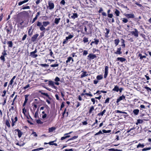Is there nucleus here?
I'll return each mask as SVG.
<instances>
[{
	"label": "nucleus",
	"instance_id": "nucleus-41",
	"mask_svg": "<svg viewBox=\"0 0 151 151\" xmlns=\"http://www.w3.org/2000/svg\"><path fill=\"white\" fill-rule=\"evenodd\" d=\"M39 28L40 30L41 31H43L45 29V28L43 25L41 26Z\"/></svg>",
	"mask_w": 151,
	"mask_h": 151
},
{
	"label": "nucleus",
	"instance_id": "nucleus-52",
	"mask_svg": "<svg viewBox=\"0 0 151 151\" xmlns=\"http://www.w3.org/2000/svg\"><path fill=\"white\" fill-rule=\"evenodd\" d=\"M40 65L42 66L43 67H48L49 66V65L46 64H41Z\"/></svg>",
	"mask_w": 151,
	"mask_h": 151
},
{
	"label": "nucleus",
	"instance_id": "nucleus-43",
	"mask_svg": "<svg viewBox=\"0 0 151 151\" xmlns=\"http://www.w3.org/2000/svg\"><path fill=\"white\" fill-rule=\"evenodd\" d=\"M72 59V58L71 57H69L68 58L67 60L66 61V63H68V62H70L71 60V59Z\"/></svg>",
	"mask_w": 151,
	"mask_h": 151
},
{
	"label": "nucleus",
	"instance_id": "nucleus-5",
	"mask_svg": "<svg viewBox=\"0 0 151 151\" xmlns=\"http://www.w3.org/2000/svg\"><path fill=\"white\" fill-rule=\"evenodd\" d=\"M48 7L49 9L52 10L54 9V3L51 1H49L48 3Z\"/></svg>",
	"mask_w": 151,
	"mask_h": 151
},
{
	"label": "nucleus",
	"instance_id": "nucleus-42",
	"mask_svg": "<svg viewBox=\"0 0 151 151\" xmlns=\"http://www.w3.org/2000/svg\"><path fill=\"white\" fill-rule=\"evenodd\" d=\"M94 110V108L93 106H92L91 107L89 111V113H91L92 111Z\"/></svg>",
	"mask_w": 151,
	"mask_h": 151
},
{
	"label": "nucleus",
	"instance_id": "nucleus-23",
	"mask_svg": "<svg viewBox=\"0 0 151 151\" xmlns=\"http://www.w3.org/2000/svg\"><path fill=\"white\" fill-rule=\"evenodd\" d=\"M12 29V28L11 27L6 29V31L7 34H9L11 33Z\"/></svg>",
	"mask_w": 151,
	"mask_h": 151
},
{
	"label": "nucleus",
	"instance_id": "nucleus-50",
	"mask_svg": "<svg viewBox=\"0 0 151 151\" xmlns=\"http://www.w3.org/2000/svg\"><path fill=\"white\" fill-rule=\"evenodd\" d=\"M7 97L6 98H4V102L2 104L3 106H4L5 105L6 103V100Z\"/></svg>",
	"mask_w": 151,
	"mask_h": 151
},
{
	"label": "nucleus",
	"instance_id": "nucleus-6",
	"mask_svg": "<svg viewBox=\"0 0 151 151\" xmlns=\"http://www.w3.org/2000/svg\"><path fill=\"white\" fill-rule=\"evenodd\" d=\"M109 67L108 66H106L104 69V78H106L108 74V71Z\"/></svg>",
	"mask_w": 151,
	"mask_h": 151
},
{
	"label": "nucleus",
	"instance_id": "nucleus-24",
	"mask_svg": "<svg viewBox=\"0 0 151 151\" xmlns=\"http://www.w3.org/2000/svg\"><path fill=\"white\" fill-rule=\"evenodd\" d=\"M7 44L8 45V47H12L13 46V43L12 41H8L7 42Z\"/></svg>",
	"mask_w": 151,
	"mask_h": 151
},
{
	"label": "nucleus",
	"instance_id": "nucleus-13",
	"mask_svg": "<svg viewBox=\"0 0 151 151\" xmlns=\"http://www.w3.org/2000/svg\"><path fill=\"white\" fill-rule=\"evenodd\" d=\"M78 14L76 13H73V15L71 16V18L73 19H74L78 18Z\"/></svg>",
	"mask_w": 151,
	"mask_h": 151
},
{
	"label": "nucleus",
	"instance_id": "nucleus-21",
	"mask_svg": "<svg viewBox=\"0 0 151 151\" xmlns=\"http://www.w3.org/2000/svg\"><path fill=\"white\" fill-rule=\"evenodd\" d=\"M139 112V110L138 109H134L133 111V113L135 115H137L138 114Z\"/></svg>",
	"mask_w": 151,
	"mask_h": 151
},
{
	"label": "nucleus",
	"instance_id": "nucleus-27",
	"mask_svg": "<svg viewBox=\"0 0 151 151\" xmlns=\"http://www.w3.org/2000/svg\"><path fill=\"white\" fill-rule=\"evenodd\" d=\"M145 146L143 144H141L140 143H139L137 146V148H139V147H141L142 148L144 147Z\"/></svg>",
	"mask_w": 151,
	"mask_h": 151
},
{
	"label": "nucleus",
	"instance_id": "nucleus-4",
	"mask_svg": "<svg viewBox=\"0 0 151 151\" xmlns=\"http://www.w3.org/2000/svg\"><path fill=\"white\" fill-rule=\"evenodd\" d=\"M124 15L128 19L133 18L134 17V14L133 13H124Z\"/></svg>",
	"mask_w": 151,
	"mask_h": 151
},
{
	"label": "nucleus",
	"instance_id": "nucleus-63",
	"mask_svg": "<svg viewBox=\"0 0 151 151\" xmlns=\"http://www.w3.org/2000/svg\"><path fill=\"white\" fill-rule=\"evenodd\" d=\"M47 116V115L45 113V114H43V115H42V118L43 119H44L46 118Z\"/></svg>",
	"mask_w": 151,
	"mask_h": 151
},
{
	"label": "nucleus",
	"instance_id": "nucleus-64",
	"mask_svg": "<svg viewBox=\"0 0 151 151\" xmlns=\"http://www.w3.org/2000/svg\"><path fill=\"white\" fill-rule=\"evenodd\" d=\"M30 8V7L29 6H24L23 7L22 9H29Z\"/></svg>",
	"mask_w": 151,
	"mask_h": 151
},
{
	"label": "nucleus",
	"instance_id": "nucleus-56",
	"mask_svg": "<svg viewBox=\"0 0 151 151\" xmlns=\"http://www.w3.org/2000/svg\"><path fill=\"white\" fill-rule=\"evenodd\" d=\"M6 90H4L3 92V94L2 95V96L3 97H4L6 95Z\"/></svg>",
	"mask_w": 151,
	"mask_h": 151
},
{
	"label": "nucleus",
	"instance_id": "nucleus-15",
	"mask_svg": "<svg viewBox=\"0 0 151 151\" xmlns=\"http://www.w3.org/2000/svg\"><path fill=\"white\" fill-rule=\"evenodd\" d=\"M15 130L17 131L18 132V137L19 138L21 137L22 134V133L19 129H16Z\"/></svg>",
	"mask_w": 151,
	"mask_h": 151
},
{
	"label": "nucleus",
	"instance_id": "nucleus-29",
	"mask_svg": "<svg viewBox=\"0 0 151 151\" xmlns=\"http://www.w3.org/2000/svg\"><path fill=\"white\" fill-rule=\"evenodd\" d=\"M44 148L43 147H40L39 148L35 149L32 150V151H39L40 150H42Z\"/></svg>",
	"mask_w": 151,
	"mask_h": 151
},
{
	"label": "nucleus",
	"instance_id": "nucleus-8",
	"mask_svg": "<svg viewBox=\"0 0 151 151\" xmlns=\"http://www.w3.org/2000/svg\"><path fill=\"white\" fill-rule=\"evenodd\" d=\"M125 98V96L124 95H122L121 96H120L119 98L117 99L116 103H118L120 101L124 99Z\"/></svg>",
	"mask_w": 151,
	"mask_h": 151
},
{
	"label": "nucleus",
	"instance_id": "nucleus-19",
	"mask_svg": "<svg viewBox=\"0 0 151 151\" xmlns=\"http://www.w3.org/2000/svg\"><path fill=\"white\" fill-rule=\"evenodd\" d=\"M119 90V88L118 86L117 85L115 86L114 88L112 89L113 91H114L117 92H118Z\"/></svg>",
	"mask_w": 151,
	"mask_h": 151
},
{
	"label": "nucleus",
	"instance_id": "nucleus-2",
	"mask_svg": "<svg viewBox=\"0 0 151 151\" xmlns=\"http://www.w3.org/2000/svg\"><path fill=\"white\" fill-rule=\"evenodd\" d=\"M130 33L132 35H133L136 38L138 37L139 32L136 29H134L133 31L131 32Z\"/></svg>",
	"mask_w": 151,
	"mask_h": 151
},
{
	"label": "nucleus",
	"instance_id": "nucleus-22",
	"mask_svg": "<svg viewBox=\"0 0 151 151\" xmlns=\"http://www.w3.org/2000/svg\"><path fill=\"white\" fill-rule=\"evenodd\" d=\"M117 60L120 61L122 62H123L126 60L125 59L123 58L118 57L117 58Z\"/></svg>",
	"mask_w": 151,
	"mask_h": 151
},
{
	"label": "nucleus",
	"instance_id": "nucleus-59",
	"mask_svg": "<svg viewBox=\"0 0 151 151\" xmlns=\"http://www.w3.org/2000/svg\"><path fill=\"white\" fill-rule=\"evenodd\" d=\"M113 16V14H108V17L110 18H112Z\"/></svg>",
	"mask_w": 151,
	"mask_h": 151
},
{
	"label": "nucleus",
	"instance_id": "nucleus-51",
	"mask_svg": "<svg viewBox=\"0 0 151 151\" xmlns=\"http://www.w3.org/2000/svg\"><path fill=\"white\" fill-rule=\"evenodd\" d=\"M77 137H78L77 136H74L73 137H72V138H70V139H68V141L73 140L74 139H76Z\"/></svg>",
	"mask_w": 151,
	"mask_h": 151
},
{
	"label": "nucleus",
	"instance_id": "nucleus-36",
	"mask_svg": "<svg viewBox=\"0 0 151 151\" xmlns=\"http://www.w3.org/2000/svg\"><path fill=\"white\" fill-rule=\"evenodd\" d=\"M122 21L124 23H126L128 22V20L126 18H123L122 19Z\"/></svg>",
	"mask_w": 151,
	"mask_h": 151
},
{
	"label": "nucleus",
	"instance_id": "nucleus-61",
	"mask_svg": "<svg viewBox=\"0 0 151 151\" xmlns=\"http://www.w3.org/2000/svg\"><path fill=\"white\" fill-rule=\"evenodd\" d=\"M32 134L33 135V136L35 137H37V134L36 132H32Z\"/></svg>",
	"mask_w": 151,
	"mask_h": 151
},
{
	"label": "nucleus",
	"instance_id": "nucleus-10",
	"mask_svg": "<svg viewBox=\"0 0 151 151\" xmlns=\"http://www.w3.org/2000/svg\"><path fill=\"white\" fill-rule=\"evenodd\" d=\"M38 36L39 35L38 34H36L33 35L32 37V41L33 42L35 41L36 39L37 38Z\"/></svg>",
	"mask_w": 151,
	"mask_h": 151
},
{
	"label": "nucleus",
	"instance_id": "nucleus-34",
	"mask_svg": "<svg viewBox=\"0 0 151 151\" xmlns=\"http://www.w3.org/2000/svg\"><path fill=\"white\" fill-rule=\"evenodd\" d=\"M94 41H93V43H95L96 45H97L99 42V40L98 39H94Z\"/></svg>",
	"mask_w": 151,
	"mask_h": 151
},
{
	"label": "nucleus",
	"instance_id": "nucleus-14",
	"mask_svg": "<svg viewBox=\"0 0 151 151\" xmlns=\"http://www.w3.org/2000/svg\"><path fill=\"white\" fill-rule=\"evenodd\" d=\"M114 12L117 17H118L119 16L120 14V12L117 9H115L114 10Z\"/></svg>",
	"mask_w": 151,
	"mask_h": 151
},
{
	"label": "nucleus",
	"instance_id": "nucleus-47",
	"mask_svg": "<svg viewBox=\"0 0 151 151\" xmlns=\"http://www.w3.org/2000/svg\"><path fill=\"white\" fill-rule=\"evenodd\" d=\"M0 58L1 60H2L3 62H4L5 61L4 56L1 55V57H0Z\"/></svg>",
	"mask_w": 151,
	"mask_h": 151
},
{
	"label": "nucleus",
	"instance_id": "nucleus-44",
	"mask_svg": "<svg viewBox=\"0 0 151 151\" xmlns=\"http://www.w3.org/2000/svg\"><path fill=\"white\" fill-rule=\"evenodd\" d=\"M29 96V95H25V101H24L25 102H27V101L28 100V97Z\"/></svg>",
	"mask_w": 151,
	"mask_h": 151
},
{
	"label": "nucleus",
	"instance_id": "nucleus-45",
	"mask_svg": "<svg viewBox=\"0 0 151 151\" xmlns=\"http://www.w3.org/2000/svg\"><path fill=\"white\" fill-rule=\"evenodd\" d=\"M32 29V27H31L30 28V29H29L28 31V33L29 34V35H32V32H31V31Z\"/></svg>",
	"mask_w": 151,
	"mask_h": 151
},
{
	"label": "nucleus",
	"instance_id": "nucleus-48",
	"mask_svg": "<svg viewBox=\"0 0 151 151\" xmlns=\"http://www.w3.org/2000/svg\"><path fill=\"white\" fill-rule=\"evenodd\" d=\"M102 131L104 133H109L111 132V131L110 130L107 131L104 129L102 130Z\"/></svg>",
	"mask_w": 151,
	"mask_h": 151
},
{
	"label": "nucleus",
	"instance_id": "nucleus-32",
	"mask_svg": "<svg viewBox=\"0 0 151 151\" xmlns=\"http://www.w3.org/2000/svg\"><path fill=\"white\" fill-rule=\"evenodd\" d=\"M119 41V39H116L114 40V43L116 46L118 45Z\"/></svg>",
	"mask_w": 151,
	"mask_h": 151
},
{
	"label": "nucleus",
	"instance_id": "nucleus-58",
	"mask_svg": "<svg viewBox=\"0 0 151 151\" xmlns=\"http://www.w3.org/2000/svg\"><path fill=\"white\" fill-rule=\"evenodd\" d=\"M110 98H108L106 99V100L104 103H108L109 102Z\"/></svg>",
	"mask_w": 151,
	"mask_h": 151
},
{
	"label": "nucleus",
	"instance_id": "nucleus-33",
	"mask_svg": "<svg viewBox=\"0 0 151 151\" xmlns=\"http://www.w3.org/2000/svg\"><path fill=\"white\" fill-rule=\"evenodd\" d=\"M6 124L8 126V127H10V123L8 120H6Z\"/></svg>",
	"mask_w": 151,
	"mask_h": 151
},
{
	"label": "nucleus",
	"instance_id": "nucleus-20",
	"mask_svg": "<svg viewBox=\"0 0 151 151\" xmlns=\"http://www.w3.org/2000/svg\"><path fill=\"white\" fill-rule=\"evenodd\" d=\"M28 1V0H24L22 1H20L18 3V5L19 6H21L23 4L26 3Z\"/></svg>",
	"mask_w": 151,
	"mask_h": 151
},
{
	"label": "nucleus",
	"instance_id": "nucleus-39",
	"mask_svg": "<svg viewBox=\"0 0 151 151\" xmlns=\"http://www.w3.org/2000/svg\"><path fill=\"white\" fill-rule=\"evenodd\" d=\"M116 111L117 113H122V114H127V113L126 112L122 111H120L118 110Z\"/></svg>",
	"mask_w": 151,
	"mask_h": 151
},
{
	"label": "nucleus",
	"instance_id": "nucleus-28",
	"mask_svg": "<svg viewBox=\"0 0 151 151\" xmlns=\"http://www.w3.org/2000/svg\"><path fill=\"white\" fill-rule=\"evenodd\" d=\"M106 112V110L104 109L102 112L99 113L98 114V116H101H101H103V115H104V114Z\"/></svg>",
	"mask_w": 151,
	"mask_h": 151
},
{
	"label": "nucleus",
	"instance_id": "nucleus-12",
	"mask_svg": "<svg viewBox=\"0 0 151 151\" xmlns=\"http://www.w3.org/2000/svg\"><path fill=\"white\" fill-rule=\"evenodd\" d=\"M121 47L118 48L116 52H115V53L119 55L121 54L122 52L121 51Z\"/></svg>",
	"mask_w": 151,
	"mask_h": 151
},
{
	"label": "nucleus",
	"instance_id": "nucleus-62",
	"mask_svg": "<svg viewBox=\"0 0 151 151\" xmlns=\"http://www.w3.org/2000/svg\"><path fill=\"white\" fill-rule=\"evenodd\" d=\"M29 87H30L29 84H28V85H27L26 86H24L23 88L24 90H26V89H27V88Z\"/></svg>",
	"mask_w": 151,
	"mask_h": 151
},
{
	"label": "nucleus",
	"instance_id": "nucleus-1",
	"mask_svg": "<svg viewBox=\"0 0 151 151\" xmlns=\"http://www.w3.org/2000/svg\"><path fill=\"white\" fill-rule=\"evenodd\" d=\"M72 34H70L69 35L68 37H66L65 39L64 40V41L63 42V44H65L67 43V41L70 39L73 38L74 37L73 34V33H71Z\"/></svg>",
	"mask_w": 151,
	"mask_h": 151
},
{
	"label": "nucleus",
	"instance_id": "nucleus-9",
	"mask_svg": "<svg viewBox=\"0 0 151 151\" xmlns=\"http://www.w3.org/2000/svg\"><path fill=\"white\" fill-rule=\"evenodd\" d=\"M60 19L61 18L60 17L55 18L54 20V23L56 24H58L60 22Z\"/></svg>",
	"mask_w": 151,
	"mask_h": 151
},
{
	"label": "nucleus",
	"instance_id": "nucleus-37",
	"mask_svg": "<svg viewBox=\"0 0 151 151\" xmlns=\"http://www.w3.org/2000/svg\"><path fill=\"white\" fill-rule=\"evenodd\" d=\"M88 38L86 37H84L83 39V42L84 43L88 42Z\"/></svg>",
	"mask_w": 151,
	"mask_h": 151
},
{
	"label": "nucleus",
	"instance_id": "nucleus-26",
	"mask_svg": "<svg viewBox=\"0 0 151 151\" xmlns=\"http://www.w3.org/2000/svg\"><path fill=\"white\" fill-rule=\"evenodd\" d=\"M55 128L54 127H52L51 128H50L49 129V132H52L54 131L55 130Z\"/></svg>",
	"mask_w": 151,
	"mask_h": 151
},
{
	"label": "nucleus",
	"instance_id": "nucleus-53",
	"mask_svg": "<svg viewBox=\"0 0 151 151\" xmlns=\"http://www.w3.org/2000/svg\"><path fill=\"white\" fill-rule=\"evenodd\" d=\"M151 149V147H148L146 148H144L142 149V151H146L147 150H149Z\"/></svg>",
	"mask_w": 151,
	"mask_h": 151
},
{
	"label": "nucleus",
	"instance_id": "nucleus-40",
	"mask_svg": "<svg viewBox=\"0 0 151 151\" xmlns=\"http://www.w3.org/2000/svg\"><path fill=\"white\" fill-rule=\"evenodd\" d=\"M30 55L33 58H35L37 56V55L35 54H31V52L30 53Z\"/></svg>",
	"mask_w": 151,
	"mask_h": 151
},
{
	"label": "nucleus",
	"instance_id": "nucleus-16",
	"mask_svg": "<svg viewBox=\"0 0 151 151\" xmlns=\"http://www.w3.org/2000/svg\"><path fill=\"white\" fill-rule=\"evenodd\" d=\"M14 119L15 120V121H14V119H12V127H13L15 125V123L16 122H17V116H16Z\"/></svg>",
	"mask_w": 151,
	"mask_h": 151
},
{
	"label": "nucleus",
	"instance_id": "nucleus-30",
	"mask_svg": "<svg viewBox=\"0 0 151 151\" xmlns=\"http://www.w3.org/2000/svg\"><path fill=\"white\" fill-rule=\"evenodd\" d=\"M102 75H98L96 77V79L98 80H100L103 78Z\"/></svg>",
	"mask_w": 151,
	"mask_h": 151
},
{
	"label": "nucleus",
	"instance_id": "nucleus-3",
	"mask_svg": "<svg viewBox=\"0 0 151 151\" xmlns=\"http://www.w3.org/2000/svg\"><path fill=\"white\" fill-rule=\"evenodd\" d=\"M48 85L55 90H57V87L55 86V82L52 81H49Z\"/></svg>",
	"mask_w": 151,
	"mask_h": 151
},
{
	"label": "nucleus",
	"instance_id": "nucleus-54",
	"mask_svg": "<svg viewBox=\"0 0 151 151\" xmlns=\"http://www.w3.org/2000/svg\"><path fill=\"white\" fill-rule=\"evenodd\" d=\"M88 54L87 50H84L83 52V55L86 56Z\"/></svg>",
	"mask_w": 151,
	"mask_h": 151
},
{
	"label": "nucleus",
	"instance_id": "nucleus-31",
	"mask_svg": "<svg viewBox=\"0 0 151 151\" xmlns=\"http://www.w3.org/2000/svg\"><path fill=\"white\" fill-rule=\"evenodd\" d=\"M39 92L40 93L42 94L43 95H44L47 97H49V95L47 93H44V92H41V91H40Z\"/></svg>",
	"mask_w": 151,
	"mask_h": 151
},
{
	"label": "nucleus",
	"instance_id": "nucleus-57",
	"mask_svg": "<svg viewBox=\"0 0 151 151\" xmlns=\"http://www.w3.org/2000/svg\"><path fill=\"white\" fill-rule=\"evenodd\" d=\"M90 93H91V92H89V93H85V94L87 96H89L90 97H92L93 96V95L92 94H91Z\"/></svg>",
	"mask_w": 151,
	"mask_h": 151
},
{
	"label": "nucleus",
	"instance_id": "nucleus-55",
	"mask_svg": "<svg viewBox=\"0 0 151 151\" xmlns=\"http://www.w3.org/2000/svg\"><path fill=\"white\" fill-rule=\"evenodd\" d=\"M2 55L5 56L7 55V53H6V51L5 50H4V52L2 53Z\"/></svg>",
	"mask_w": 151,
	"mask_h": 151
},
{
	"label": "nucleus",
	"instance_id": "nucleus-46",
	"mask_svg": "<svg viewBox=\"0 0 151 151\" xmlns=\"http://www.w3.org/2000/svg\"><path fill=\"white\" fill-rule=\"evenodd\" d=\"M59 66L58 64H54L52 65H50V66L52 67H58Z\"/></svg>",
	"mask_w": 151,
	"mask_h": 151
},
{
	"label": "nucleus",
	"instance_id": "nucleus-49",
	"mask_svg": "<svg viewBox=\"0 0 151 151\" xmlns=\"http://www.w3.org/2000/svg\"><path fill=\"white\" fill-rule=\"evenodd\" d=\"M54 80L55 82H58L60 81V79L58 77H56L55 79Z\"/></svg>",
	"mask_w": 151,
	"mask_h": 151
},
{
	"label": "nucleus",
	"instance_id": "nucleus-18",
	"mask_svg": "<svg viewBox=\"0 0 151 151\" xmlns=\"http://www.w3.org/2000/svg\"><path fill=\"white\" fill-rule=\"evenodd\" d=\"M50 24V22L48 21H44L42 22V25L44 27H46Z\"/></svg>",
	"mask_w": 151,
	"mask_h": 151
},
{
	"label": "nucleus",
	"instance_id": "nucleus-17",
	"mask_svg": "<svg viewBox=\"0 0 151 151\" xmlns=\"http://www.w3.org/2000/svg\"><path fill=\"white\" fill-rule=\"evenodd\" d=\"M14 119L15 120V121H14V119H12V127H13L15 125V123L16 122H17V116H16Z\"/></svg>",
	"mask_w": 151,
	"mask_h": 151
},
{
	"label": "nucleus",
	"instance_id": "nucleus-11",
	"mask_svg": "<svg viewBox=\"0 0 151 151\" xmlns=\"http://www.w3.org/2000/svg\"><path fill=\"white\" fill-rule=\"evenodd\" d=\"M88 75V73L86 71H84L83 72V73H82L81 77V78H83V77L87 76Z\"/></svg>",
	"mask_w": 151,
	"mask_h": 151
},
{
	"label": "nucleus",
	"instance_id": "nucleus-25",
	"mask_svg": "<svg viewBox=\"0 0 151 151\" xmlns=\"http://www.w3.org/2000/svg\"><path fill=\"white\" fill-rule=\"evenodd\" d=\"M39 110V109L38 108L37 109L36 111L35 112L34 117L35 118H37L38 117V111Z\"/></svg>",
	"mask_w": 151,
	"mask_h": 151
},
{
	"label": "nucleus",
	"instance_id": "nucleus-38",
	"mask_svg": "<svg viewBox=\"0 0 151 151\" xmlns=\"http://www.w3.org/2000/svg\"><path fill=\"white\" fill-rule=\"evenodd\" d=\"M70 137V135H67L64 137H62L61 138V140H63L69 137Z\"/></svg>",
	"mask_w": 151,
	"mask_h": 151
},
{
	"label": "nucleus",
	"instance_id": "nucleus-60",
	"mask_svg": "<svg viewBox=\"0 0 151 151\" xmlns=\"http://www.w3.org/2000/svg\"><path fill=\"white\" fill-rule=\"evenodd\" d=\"M27 111L25 109V108H24L22 109V113L24 114L25 115V113Z\"/></svg>",
	"mask_w": 151,
	"mask_h": 151
},
{
	"label": "nucleus",
	"instance_id": "nucleus-35",
	"mask_svg": "<svg viewBox=\"0 0 151 151\" xmlns=\"http://www.w3.org/2000/svg\"><path fill=\"white\" fill-rule=\"evenodd\" d=\"M42 25H43L42 24L41 22H40L39 21H37V26L39 27H40Z\"/></svg>",
	"mask_w": 151,
	"mask_h": 151
},
{
	"label": "nucleus",
	"instance_id": "nucleus-7",
	"mask_svg": "<svg viewBox=\"0 0 151 151\" xmlns=\"http://www.w3.org/2000/svg\"><path fill=\"white\" fill-rule=\"evenodd\" d=\"M88 59L89 60L93 59L95 58H96V56L95 55L92 54V53L90 54L88 56Z\"/></svg>",
	"mask_w": 151,
	"mask_h": 151
}]
</instances>
